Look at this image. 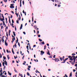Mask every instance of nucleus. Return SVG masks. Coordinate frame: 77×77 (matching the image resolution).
<instances>
[{
    "instance_id": "obj_63",
    "label": "nucleus",
    "mask_w": 77,
    "mask_h": 77,
    "mask_svg": "<svg viewBox=\"0 0 77 77\" xmlns=\"http://www.w3.org/2000/svg\"><path fill=\"white\" fill-rule=\"evenodd\" d=\"M5 2H7V0H5Z\"/></svg>"
},
{
    "instance_id": "obj_18",
    "label": "nucleus",
    "mask_w": 77,
    "mask_h": 77,
    "mask_svg": "<svg viewBox=\"0 0 77 77\" xmlns=\"http://www.w3.org/2000/svg\"><path fill=\"white\" fill-rule=\"evenodd\" d=\"M72 65H74V63H75L74 62H72V63H71Z\"/></svg>"
},
{
    "instance_id": "obj_50",
    "label": "nucleus",
    "mask_w": 77,
    "mask_h": 77,
    "mask_svg": "<svg viewBox=\"0 0 77 77\" xmlns=\"http://www.w3.org/2000/svg\"><path fill=\"white\" fill-rule=\"evenodd\" d=\"M38 37H41V35H38Z\"/></svg>"
},
{
    "instance_id": "obj_21",
    "label": "nucleus",
    "mask_w": 77,
    "mask_h": 77,
    "mask_svg": "<svg viewBox=\"0 0 77 77\" xmlns=\"http://www.w3.org/2000/svg\"><path fill=\"white\" fill-rule=\"evenodd\" d=\"M2 57V55L0 53V58Z\"/></svg>"
},
{
    "instance_id": "obj_26",
    "label": "nucleus",
    "mask_w": 77,
    "mask_h": 77,
    "mask_svg": "<svg viewBox=\"0 0 77 77\" xmlns=\"http://www.w3.org/2000/svg\"><path fill=\"white\" fill-rule=\"evenodd\" d=\"M55 2L56 3H57V2H58V1L57 0H55Z\"/></svg>"
},
{
    "instance_id": "obj_23",
    "label": "nucleus",
    "mask_w": 77,
    "mask_h": 77,
    "mask_svg": "<svg viewBox=\"0 0 77 77\" xmlns=\"http://www.w3.org/2000/svg\"><path fill=\"white\" fill-rule=\"evenodd\" d=\"M26 62V61H24V63H23V65H25Z\"/></svg>"
},
{
    "instance_id": "obj_47",
    "label": "nucleus",
    "mask_w": 77,
    "mask_h": 77,
    "mask_svg": "<svg viewBox=\"0 0 77 77\" xmlns=\"http://www.w3.org/2000/svg\"><path fill=\"white\" fill-rule=\"evenodd\" d=\"M55 57H56V55H54V56H53V58H55Z\"/></svg>"
},
{
    "instance_id": "obj_49",
    "label": "nucleus",
    "mask_w": 77,
    "mask_h": 77,
    "mask_svg": "<svg viewBox=\"0 0 77 77\" xmlns=\"http://www.w3.org/2000/svg\"><path fill=\"white\" fill-rule=\"evenodd\" d=\"M3 26H1V29H3Z\"/></svg>"
},
{
    "instance_id": "obj_7",
    "label": "nucleus",
    "mask_w": 77,
    "mask_h": 77,
    "mask_svg": "<svg viewBox=\"0 0 77 77\" xmlns=\"http://www.w3.org/2000/svg\"><path fill=\"white\" fill-rule=\"evenodd\" d=\"M47 53V54H48V55H49V56H50L51 54L50 53V52L49 51H48Z\"/></svg>"
},
{
    "instance_id": "obj_57",
    "label": "nucleus",
    "mask_w": 77,
    "mask_h": 77,
    "mask_svg": "<svg viewBox=\"0 0 77 77\" xmlns=\"http://www.w3.org/2000/svg\"><path fill=\"white\" fill-rule=\"evenodd\" d=\"M5 20H6V22H7V18H5Z\"/></svg>"
},
{
    "instance_id": "obj_37",
    "label": "nucleus",
    "mask_w": 77,
    "mask_h": 77,
    "mask_svg": "<svg viewBox=\"0 0 77 77\" xmlns=\"http://www.w3.org/2000/svg\"><path fill=\"white\" fill-rule=\"evenodd\" d=\"M23 5H24V1H23Z\"/></svg>"
},
{
    "instance_id": "obj_34",
    "label": "nucleus",
    "mask_w": 77,
    "mask_h": 77,
    "mask_svg": "<svg viewBox=\"0 0 77 77\" xmlns=\"http://www.w3.org/2000/svg\"><path fill=\"white\" fill-rule=\"evenodd\" d=\"M17 24H19L18 20H17Z\"/></svg>"
},
{
    "instance_id": "obj_32",
    "label": "nucleus",
    "mask_w": 77,
    "mask_h": 77,
    "mask_svg": "<svg viewBox=\"0 0 77 77\" xmlns=\"http://www.w3.org/2000/svg\"><path fill=\"white\" fill-rule=\"evenodd\" d=\"M18 45L19 46V47H20V43H19V42H18Z\"/></svg>"
},
{
    "instance_id": "obj_28",
    "label": "nucleus",
    "mask_w": 77,
    "mask_h": 77,
    "mask_svg": "<svg viewBox=\"0 0 77 77\" xmlns=\"http://www.w3.org/2000/svg\"><path fill=\"white\" fill-rule=\"evenodd\" d=\"M2 64H3V66H5V63L3 62Z\"/></svg>"
},
{
    "instance_id": "obj_40",
    "label": "nucleus",
    "mask_w": 77,
    "mask_h": 77,
    "mask_svg": "<svg viewBox=\"0 0 77 77\" xmlns=\"http://www.w3.org/2000/svg\"><path fill=\"white\" fill-rule=\"evenodd\" d=\"M12 27H14V26H13V25H14V24L12 23Z\"/></svg>"
},
{
    "instance_id": "obj_39",
    "label": "nucleus",
    "mask_w": 77,
    "mask_h": 77,
    "mask_svg": "<svg viewBox=\"0 0 77 77\" xmlns=\"http://www.w3.org/2000/svg\"><path fill=\"white\" fill-rule=\"evenodd\" d=\"M28 68H31V66H28Z\"/></svg>"
},
{
    "instance_id": "obj_22",
    "label": "nucleus",
    "mask_w": 77,
    "mask_h": 77,
    "mask_svg": "<svg viewBox=\"0 0 77 77\" xmlns=\"http://www.w3.org/2000/svg\"><path fill=\"white\" fill-rule=\"evenodd\" d=\"M27 75H28V76L30 75V74H29V73L28 72H27Z\"/></svg>"
},
{
    "instance_id": "obj_43",
    "label": "nucleus",
    "mask_w": 77,
    "mask_h": 77,
    "mask_svg": "<svg viewBox=\"0 0 77 77\" xmlns=\"http://www.w3.org/2000/svg\"><path fill=\"white\" fill-rule=\"evenodd\" d=\"M23 33L24 34V35H26V32H23Z\"/></svg>"
},
{
    "instance_id": "obj_11",
    "label": "nucleus",
    "mask_w": 77,
    "mask_h": 77,
    "mask_svg": "<svg viewBox=\"0 0 77 77\" xmlns=\"http://www.w3.org/2000/svg\"><path fill=\"white\" fill-rule=\"evenodd\" d=\"M5 20V19L3 18L1 19V21H3H3Z\"/></svg>"
},
{
    "instance_id": "obj_41",
    "label": "nucleus",
    "mask_w": 77,
    "mask_h": 77,
    "mask_svg": "<svg viewBox=\"0 0 77 77\" xmlns=\"http://www.w3.org/2000/svg\"><path fill=\"white\" fill-rule=\"evenodd\" d=\"M27 69H28V71H30V69L29 68H28Z\"/></svg>"
},
{
    "instance_id": "obj_62",
    "label": "nucleus",
    "mask_w": 77,
    "mask_h": 77,
    "mask_svg": "<svg viewBox=\"0 0 77 77\" xmlns=\"http://www.w3.org/2000/svg\"><path fill=\"white\" fill-rule=\"evenodd\" d=\"M21 77H23V75H22V74H21Z\"/></svg>"
},
{
    "instance_id": "obj_9",
    "label": "nucleus",
    "mask_w": 77,
    "mask_h": 77,
    "mask_svg": "<svg viewBox=\"0 0 77 77\" xmlns=\"http://www.w3.org/2000/svg\"><path fill=\"white\" fill-rule=\"evenodd\" d=\"M20 7H21V0L20 1Z\"/></svg>"
},
{
    "instance_id": "obj_52",
    "label": "nucleus",
    "mask_w": 77,
    "mask_h": 77,
    "mask_svg": "<svg viewBox=\"0 0 77 77\" xmlns=\"http://www.w3.org/2000/svg\"><path fill=\"white\" fill-rule=\"evenodd\" d=\"M2 77H6V76L4 75H2Z\"/></svg>"
},
{
    "instance_id": "obj_19",
    "label": "nucleus",
    "mask_w": 77,
    "mask_h": 77,
    "mask_svg": "<svg viewBox=\"0 0 77 77\" xmlns=\"http://www.w3.org/2000/svg\"><path fill=\"white\" fill-rule=\"evenodd\" d=\"M39 41H40V42H42V40H41L40 38L39 39Z\"/></svg>"
},
{
    "instance_id": "obj_27",
    "label": "nucleus",
    "mask_w": 77,
    "mask_h": 77,
    "mask_svg": "<svg viewBox=\"0 0 77 77\" xmlns=\"http://www.w3.org/2000/svg\"><path fill=\"white\" fill-rule=\"evenodd\" d=\"M2 42H4V38H2Z\"/></svg>"
},
{
    "instance_id": "obj_31",
    "label": "nucleus",
    "mask_w": 77,
    "mask_h": 77,
    "mask_svg": "<svg viewBox=\"0 0 77 77\" xmlns=\"http://www.w3.org/2000/svg\"><path fill=\"white\" fill-rule=\"evenodd\" d=\"M3 59H5H5H6V57L4 56L3 57Z\"/></svg>"
},
{
    "instance_id": "obj_45",
    "label": "nucleus",
    "mask_w": 77,
    "mask_h": 77,
    "mask_svg": "<svg viewBox=\"0 0 77 77\" xmlns=\"http://www.w3.org/2000/svg\"><path fill=\"white\" fill-rule=\"evenodd\" d=\"M7 53H9V51L8 50H7Z\"/></svg>"
},
{
    "instance_id": "obj_36",
    "label": "nucleus",
    "mask_w": 77,
    "mask_h": 77,
    "mask_svg": "<svg viewBox=\"0 0 77 77\" xmlns=\"http://www.w3.org/2000/svg\"><path fill=\"white\" fill-rule=\"evenodd\" d=\"M74 59V63H75V59Z\"/></svg>"
},
{
    "instance_id": "obj_38",
    "label": "nucleus",
    "mask_w": 77,
    "mask_h": 77,
    "mask_svg": "<svg viewBox=\"0 0 77 77\" xmlns=\"http://www.w3.org/2000/svg\"><path fill=\"white\" fill-rule=\"evenodd\" d=\"M68 57H69V58H72L70 56H69Z\"/></svg>"
},
{
    "instance_id": "obj_64",
    "label": "nucleus",
    "mask_w": 77,
    "mask_h": 77,
    "mask_svg": "<svg viewBox=\"0 0 77 77\" xmlns=\"http://www.w3.org/2000/svg\"><path fill=\"white\" fill-rule=\"evenodd\" d=\"M2 18H5V17H4V16H2Z\"/></svg>"
},
{
    "instance_id": "obj_5",
    "label": "nucleus",
    "mask_w": 77,
    "mask_h": 77,
    "mask_svg": "<svg viewBox=\"0 0 77 77\" xmlns=\"http://www.w3.org/2000/svg\"><path fill=\"white\" fill-rule=\"evenodd\" d=\"M55 60V62H57L59 61H60V60H59V59L58 58L57 59Z\"/></svg>"
},
{
    "instance_id": "obj_14",
    "label": "nucleus",
    "mask_w": 77,
    "mask_h": 77,
    "mask_svg": "<svg viewBox=\"0 0 77 77\" xmlns=\"http://www.w3.org/2000/svg\"><path fill=\"white\" fill-rule=\"evenodd\" d=\"M12 52L13 53V54H15V53H14V51H13V48H12Z\"/></svg>"
},
{
    "instance_id": "obj_58",
    "label": "nucleus",
    "mask_w": 77,
    "mask_h": 77,
    "mask_svg": "<svg viewBox=\"0 0 77 77\" xmlns=\"http://www.w3.org/2000/svg\"><path fill=\"white\" fill-rule=\"evenodd\" d=\"M10 18H12V15H11V16L10 17Z\"/></svg>"
},
{
    "instance_id": "obj_25",
    "label": "nucleus",
    "mask_w": 77,
    "mask_h": 77,
    "mask_svg": "<svg viewBox=\"0 0 77 77\" xmlns=\"http://www.w3.org/2000/svg\"><path fill=\"white\" fill-rule=\"evenodd\" d=\"M69 60H70L72 61V60H73V59H72V57Z\"/></svg>"
},
{
    "instance_id": "obj_33",
    "label": "nucleus",
    "mask_w": 77,
    "mask_h": 77,
    "mask_svg": "<svg viewBox=\"0 0 77 77\" xmlns=\"http://www.w3.org/2000/svg\"><path fill=\"white\" fill-rule=\"evenodd\" d=\"M60 60L61 61H62V58H61V57H60Z\"/></svg>"
},
{
    "instance_id": "obj_48",
    "label": "nucleus",
    "mask_w": 77,
    "mask_h": 77,
    "mask_svg": "<svg viewBox=\"0 0 77 77\" xmlns=\"http://www.w3.org/2000/svg\"><path fill=\"white\" fill-rule=\"evenodd\" d=\"M75 71H76V70H75V69H73V72H75Z\"/></svg>"
},
{
    "instance_id": "obj_51",
    "label": "nucleus",
    "mask_w": 77,
    "mask_h": 77,
    "mask_svg": "<svg viewBox=\"0 0 77 77\" xmlns=\"http://www.w3.org/2000/svg\"><path fill=\"white\" fill-rule=\"evenodd\" d=\"M11 30H9V32L11 33Z\"/></svg>"
},
{
    "instance_id": "obj_10",
    "label": "nucleus",
    "mask_w": 77,
    "mask_h": 77,
    "mask_svg": "<svg viewBox=\"0 0 77 77\" xmlns=\"http://www.w3.org/2000/svg\"><path fill=\"white\" fill-rule=\"evenodd\" d=\"M72 57L73 59H76L75 58V56H72Z\"/></svg>"
},
{
    "instance_id": "obj_61",
    "label": "nucleus",
    "mask_w": 77,
    "mask_h": 77,
    "mask_svg": "<svg viewBox=\"0 0 77 77\" xmlns=\"http://www.w3.org/2000/svg\"><path fill=\"white\" fill-rule=\"evenodd\" d=\"M75 55V54H72V55Z\"/></svg>"
},
{
    "instance_id": "obj_60",
    "label": "nucleus",
    "mask_w": 77,
    "mask_h": 77,
    "mask_svg": "<svg viewBox=\"0 0 77 77\" xmlns=\"http://www.w3.org/2000/svg\"><path fill=\"white\" fill-rule=\"evenodd\" d=\"M65 76H66V77H68V76H67L66 74L65 75Z\"/></svg>"
},
{
    "instance_id": "obj_12",
    "label": "nucleus",
    "mask_w": 77,
    "mask_h": 77,
    "mask_svg": "<svg viewBox=\"0 0 77 77\" xmlns=\"http://www.w3.org/2000/svg\"><path fill=\"white\" fill-rule=\"evenodd\" d=\"M8 74L9 75H10V76L11 75V74L10 73V72H9V71H8Z\"/></svg>"
},
{
    "instance_id": "obj_35",
    "label": "nucleus",
    "mask_w": 77,
    "mask_h": 77,
    "mask_svg": "<svg viewBox=\"0 0 77 77\" xmlns=\"http://www.w3.org/2000/svg\"><path fill=\"white\" fill-rule=\"evenodd\" d=\"M15 46L16 48H17V45L16 44V43L15 44Z\"/></svg>"
},
{
    "instance_id": "obj_46",
    "label": "nucleus",
    "mask_w": 77,
    "mask_h": 77,
    "mask_svg": "<svg viewBox=\"0 0 77 77\" xmlns=\"http://www.w3.org/2000/svg\"><path fill=\"white\" fill-rule=\"evenodd\" d=\"M6 34H7V37H8V32H7V33H6Z\"/></svg>"
},
{
    "instance_id": "obj_2",
    "label": "nucleus",
    "mask_w": 77,
    "mask_h": 77,
    "mask_svg": "<svg viewBox=\"0 0 77 77\" xmlns=\"http://www.w3.org/2000/svg\"><path fill=\"white\" fill-rule=\"evenodd\" d=\"M13 5H14V4H11V6H10L11 8H14V6Z\"/></svg>"
},
{
    "instance_id": "obj_24",
    "label": "nucleus",
    "mask_w": 77,
    "mask_h": 77,
    "mask_svg": "<svg viewBox=\"0 0 77 77\" xmlns=\"http://www.w3.org/2000/svg\"><path fill=\"white\" fill-rule=\"evenodd\" d=\"M12 37H13V38H14V40H15V37H14V36H13V35H12Z\"/></svg>"
},
{
    "instance_id": "obj_54",
    "label": "nucleus",
    "mask_w": 77,
    "mask_h": 77,
    "mask_svg": "<svg viewBox=\"0 0 77 77\" xmlns=\"http://www.w3.org/2000/svg\"><path fill=\"white\" fill-rule=\"evenodd\" d=\"M18 20H21V17H19V18L18 19Z\"/></svg>"
},
{
    "instance_id": "obj_42",
    "label": "nucleus",
    "mask_w": 77,
    "mask_h": 77,
    "mask_svg": "<svg viewBox=\"0 0 77 77\" xmlns=\"http://www.w3.org/2000/svg\"><path fill=\"white\" fill-rule=\"evenodd\" d=\"M75 66H76V68H77V64H76L75 65Z\"/></svg>"
},
{
    "instance_id": "obj_29",
    "label": "nucleus",
    "mask_w": 77,
    "mask_h": 77,
    "mask_svg": "<svg viewBox=\"0 0 77 77\" xmlns=\"http://www.w3.org/2000/svg\"><path fill=\"white\" fill-rule=\"evenodd\" d=\"M70 77H72V72L70 73Z\"/></svg>"
},
{
    "instance_id": "obj_20",
    "label": "nucleus",
    "mask_w": 77,
    "mask_h": 77,
    "mask_svg": "<svg viewBox=\"0 0 77 77\" xmlns=\"http://www.w3.org/2000/svg\"><path fill=\"white\" fill-rule=\"evenodd\" d=\"M42 44L43 45H44V44H45V43H44V42H42Z\"/></svg>"
},
{
    "instance_id": "obj_8",
    "label": "nucleus",
    "mask_w": 77,
    "mask_h": 77,
    "mask_svg": "<svg viewBox=\"0 0 77 77\" xmlns=\"http://www.w3.org/2000/svg\"><path fill=\"white\" fill-rule=\"evenodd\" d=\"M22 28H23V24H21L20 28V30H21V29H22Z\"/></svg>"
},
{
    "instance_id": "obj_16",
    "label": "nucleus",
    "mask_w": 77,
    "mask_h": 77,
    "mask_svg": "<svg viewBox=\"0 0 77 77\" xmlns=\"http://www.w3.org/2000/svg\"><path fill=\"white\" fill-rule=\"evenodd\" d=\"M14 71L15 72H17V70H16V69H15V68H14Z\"/></svg>"
},
{
    "instance_id": "obj_1",
    "label": "nucleus",
    "mask_w": 77,
    "mask_h": 77,
    "mask_svg": "<svg viewBox=\"0 0 77 77\" xmlns=\"http://www.w3.org/2000/svg\"><path fill=\"white\" fill-rule=\"evenodd\" d=\"M0 72L1 73H0V76L2 77V75H3V73H2V68H1V70H0Z\"/></svg>"
},
{
    "instance_id": "obj_6",
    "label": "nucleus",
    "mask_w": 77,
    "mask_h": 77,
    "mask_svg": "<svg viewBox=\"0 0 77 77\" xmlns=\"http://www.w3.org/2000/svg\"><path fill=\"white\" fill-rule=\"evenodd\" d=\"M5 64L6 65V66H8V63L6 62V61H5Z\"/></svg>"
},
{
    "instance_id": "obj_56",
    "label": "nucleus",
    "mask_w": 77,
    "mask_h": 77,
    "mask_svg": "<svg viewBox=\"0 0 77 77\" xmlns=\"http://www.w3.org/2000/svg\"><path fill=\"white\" fill-rule=\"evenodd\" d=\"M60 5H58V7H60Z\"/></svg>"
},
{
    "instance_id": "obj_13",
    "label": "nucleus",
    "mask_w": 77,
    "mask_h": 77,
    "mask_svg": "<svg viewBox=\"0 0 77 77\" xmlns=\"http://www.w3.org/2000/svg\"><path fill=\"white\" fill-rule=\"evenodd\" d=\"M13 33L14 36H16V35H15V32H13Z\"/></svg>"
},
{
    "instance_id": "obj_17",
    "label": "nucleus",
    "mask_w": 77,
    "mask_h": 77,
    "mask_svg": "<svg viewBox=\"0 0 77 77\" xmlns=\"http://www.w3.org/2000/svg\"><path fill=\"white\" fill-rule=\"evenodd\" d=\"M17 40L16 41H17L16 43H18V38L17 37Z\"/></svg>"
},
{
    "instance_id": "obj_55",
    "label": "nucleus",
    "mask_w": 77,
    "mask_h": 77,
    "mask_svg": "<svg viewBox=\"0 0 77 77\" xmlns=\"http://www.w3.org/2000/svg\"><path fill=\"white\" fill-rule=\"evenodd\" d=\"M37 27V26H34L35 29H36Z\"/></svg>"
},
{
    "instance_id": "obj_59",
    "label": "nucleus",
    "mask_w": 77,
    "mask_h": 77,
    "mask_svg": "<svg viewBox=\"0 0 77 77\" xmlns=\"http://www.w3.org/2000/svg\"><path fill=\"white\" fill-rule=\"evenodd\" d=\"M11 13H12V14H14V11H11Z\"/></svg>"
},
{
    "instance_id": "obj_3",
    "label": "nucleus",
    "mask_w": 77,
    "mask_h": 77,
    "mask_svg": "<svg viewBox=\"0 0 77 77\" xmlns=\"http://www.w3.org/2000/svg\"><path fill=\"white\" fill-rule=\"evenodd\" d=\"M7 41V40H5V45H6V46H8V43L6 42Z\"/></svg>"
},
{
    "instance_id": "obj_15",
    "label": "nucleus",
    "mask_w": 77,
    "mask_h": 77,
    "mask_svg": "<svg viewBox=\"0 0 77 77\" xmlns=\"http://www.w3.org/2000/svg\"><path fill=\"white\" fill-rule=\"evenodd\" d=\"M12 40H13V41L12 42V43H13V42H14V41H15V40H14V37H13V38Z\"/></svg>"
},
{
    "instance_id": "obj_4",
    "label": "nucleus",
    "mask_w": 77,
    "mask_h": 77,
    "mask_svg": "<svg viewBox=\"0 0 77 77\" xmlns=\"http://www.w3.org/2000/svg\"><path fill=\"white\" fill-rule=\"evenodd\" d=\"M41 54H40L42 56V54H44V52L43 51H41Z\"/></svg>"
},
{
    "instance_id": "obj_44",
    "label": "nucleus",
    "mask_w": 77,
    "mask_h": 77,
    "mask_svg": "<svg viewBox=\"0 0 77 77\" xmlns=\"http://www.w3.org/2000/svg\"><path fill=\"white\" fill-rule=\"evenodd\" d=\"M12 23H14V21L13 20H12Z\"/></svg>"
},
{
    "instance_id": "obj_30",
    "label": "nucleus",
    "mask_w": 77,
    "mask_h": 77,
    "mask_svg": "<svg viewBox=\"0 0 77 77\" xmlns=\"http://www.w3.org/2000/svg\"><path fill=\"white\" fill-rule=\"evenodd\" d=\"M3 24L4 26H5V21H3Z\"/></svg>"
},
{
    "instance_id": "obj_53",
    "label": "nucleus",
    "mask_w": 77,
    "mask_h": 77,
    "mask_svg": "<svg viewBox=\"0 0 77 77\" xmlns=\"http://www.w3.org/2000/svg\"><path fill=\"white\" fill-rule=\"evenodd\" d=\"M23 14H25V12H24V10L23 11Z\"/></svg>"
}]
</instances>
